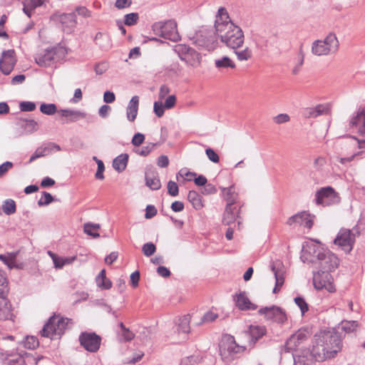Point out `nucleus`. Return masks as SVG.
Here are the masks:
<instances>
[{
    "mask_svg": "<svg viewBox=\"0 0 365 365\" xmlns=\"http://www.w3.org/2000/svg\"><path fill=\"white\" fill-rule=\"evenodd\" d=\"M100 229L98 224H93L91 222L86 223L83 227V230L87 235L92 236L94 238L100 237L98 230Z\"/></svg>",
    "mask_w": 365,
    "mask_h": 365,
    "instance_id": "obj_41",
    "label": "nucleus"
},
{
    "mask_svg": "<svg viewBox=\"0 0 365 365\" xmlns=\"http://www.w3.org/2000/svg\"><path fill=\"white\" fill-rule=\"evenodd\" d=\"M69 322L72 323L71 319L54 314L43 326L41 331V336L51 339L60 337L67 329Z\"/></svg>",
    "mask_w": 365,
    "mask_h": 365,
    "instance_id": "obj_3",
    "label": "nucleus"
},
{
    "mask_svg": "<svg viewBox=\"0 0 365 365\" xmlns=\"http://www.w3.org/2000/svg\"><path fill=\"white\" fill-rule=\"evenodd\" d=\"M19 107L21 111H33L36 109V104L30 101H23Z\"/></svg>",
    "mask_w": 365,
    "mask_h": 365,
    "instance_id": "obj_58",
    "label": "nucleus"
},
{
    "mask_svg": "<svg viewBox=\"0 0 365 365\" xmlns=\"http://www.w3.org/2000/svg\"><path fill=\"white\" fill-rule=\"evenodd\" d=\"M223 192L224 199L227 202L226 205L235 206L237 202L238 194L235 191V188L233 185L229 187H221Z\"/></svg>",
    "mask_w": 365,
    "mask_h": 365,
    "instance_id": "obj_31",
    "label": "nucleus"
},
{
    "mask_svg": "<svg viewBox=\"0 0 365 365\" xmlns=\"http://www.w3.org/2000/svg\"><path fill=\"white\" fill-rule=\"evenodd\" d=\"M354 242V235L348 229H341L334 240V244L341 247L346 252H349L352 250Z\"/></svg>",
    "mask_w": 365,
    "mask_h": 365,
    "instance_id": "obj_14",
    "label": "nucleus"
},
{
    "mask_svg": "<svg viewBox=\"0 0 365 365\" xmlns=\"http://www.w3.org/2000/svg\"><path fill=\"white\" fill-rule=\"evenodd\" d=\"M309 336V332L304 329H299L293 334L286 341L284 345L285 351L296 350L306 341Z\"/></svg>",
    "mask_w": 365,
    "mask_h": 365,
    "instance_id": "obj_16",
    "label": "nucleus"
},
{
    "mask_svg": "<svg viewBox=\"0 0 365 365\" xmlns=\"http://www.w3.org/2000/svg\"><path fill=\"white\" fill-rule=\"evenodd\" d=\"M139 107V97L134 96L130 100L126 108V117L128 121L133 122L138 115Z\"/></svg>",
    "mask_w": 365,
    "mask_h": 365,
    "instance_id": "obj_30",
    "label": "nucleus"
},
{
    "mask_svg": "<svg viewBox=\"0 0 365 365\" xmlns=\"http://www.w3.org/2000/svg\"><path fill=\"white\" fill-rule=\"evenodd\" d=\"M245 347L236 344L232 336L225 337L220 344V353L222 360L229 363L232 361L237 354L244 351Z\"/></svg>",
    "mask_w": 365,
    "mask_h": 365,
    "instance_id": "obj_6",
    "label": "nucleus"
},
{
    "mask_svg": "<svg viewBox=\"0 0 365 365\" xmlns=\"http://www.w3.org/2000/svg\"><path fill=\"white\" fill-rule=\"evenodd\" d=\"M145 140V135L140 133H137L132 138L131 143L134 146L140 145Z\"/></svg>",
    "mask_w": 365,
    "mask_h": 365,
    "instance_id": "obj_61",
    "label": "nucleus"
},
{
    "mask_svg": "<svg viewBox=\"0 0 365 365\" xmlns=\"http://www.w3.org/2000/svg\"><path fill=\"white\" fill-rule=\"evenodd\" d=\"M205 153L210 161L217 163L220 161V158L217 153L210 148L205 150Z\"/></svg>",
    "mask_w": 365,
    "mask_h": 365,
    "instance_id": "obj_56",
    "label": "nucleus"
},
{
    "mask_svg": "<svg viewBox=\"0 0 365 365\" xmlns=\"http://www.w3.org/2000/svg\"><path fill=\"white\" fill-rule=\"evenodd\" d=\"M16 63L15 51L9 49L4 51L0 58V70L4 75H9L14 69Z\"/></svg>",
    "mask_w": 365,
    "mask_h": 365,
    "instance_id": "obj_15",
    "label": "nucleus"
},
{
    "mask_svg": "<svg viewBox=\"0 0 365 365\" xmlns=\"http://www.w3.org/2000/svg\"><path fill=\"white\" fill-rule=\"evenodd\" d=\"M9 292V281L6 272L0 269V297H7Z\"/></svg>",
    "mask_w": 365,
    "mask_h": 365,
    "instance_id": "obj_38",
    "label": "nucleus"
},
{
    "mask_svg": "<svg viewBox=\"0 0 365 365\" xmlns=\"http://www.w3.org/2000/svg\"><path fill=\"white\" fill-rule=\"evenodd\" d=\"M152 29L155 35L172 41H178L180 39L177 30V24L173 20L155 22L152 26Z\"/></svg>",
    "mask_w": 365,
    "mask_h": 365,
    "instance_id": "obj_5",
    "label": "nucleus"
},
{
    "mask_svg": "<svg viewBox=\"0 0 365 365\" xmlns=\"http://www.w3.org/2000/svg\"><path fill=\"white\" fill-rule=\"evenodd\" d=\"M156 250L155 245L152 242H147L143 245L142 251L146 257L153 255Z\"/></svg>",
    "mask_w": 365,
    "mask_h": 365,
    "instance_id": "obj_51",
    "label": "nucleus"
},
{
    "mask_svg": "<svg viewBox=\"0 0 365 365\" xmlns=\"http://www.w3.org/2000/svg\"><path fill=\"white\" fill-rule=\"evenodd\" d=\"M215 67L217 68H235L236 67L234 61L227 56H223L221 58L215 61Z\"/></svg>",
    "mask_w": 365,
    "mask_h": 365,
    "instance_id": "obj_39",
    "label": "nucleus"
},
{
    "mask_svg": "<svg viewBox=\"0 0 365 365\" xmlns=\"http://www.w3.org/2000/svg\"><path fill=\"white\" fill-rule=\"evenodd\" d=\"M55 19L61 24L63 29L68 33L71 32L77 24L76 15L73 12L56 15Z\"/></svg>",
    "mask_w": 365,
    "mask_h": 365,
    "instance_id": "obj_20",
    "label": "nucleus"
},
{
    "mask_svg": "<svg viewBox=\"0 0 365 365\" xmlns=\"http://www.w3.org/2000/svg\"><path fill=\"white\" fill-rule=\"evenodd\" d=\"M267 333V329L264 326L250 325L248 331L246 332L250 337V343L255 344L260 338Z\"/></svg>",
    "mask_w": 365,
    "mask_h": 365,
    "instance_id": "obj_28",
    "label": "nucleus"
},
{
    "mask_svg": "<svg viewBox=\"0 0 365 365\" xmlns=\"http://www.w3.org/2000/svg\"><path fill=\"white\" fill-rule=\"evenodd\" d=\"M313 284L317 289H325L329 292H334L335 287L333 284V279L329 272L317 271L313 274Z\"/></svg>",
    "mask_w": 365,
    "mask_h": 365,
    "instance_id": "obj_11",
    "label": "nucleus"
},
{
    "mask_svg": "<svg viewBox=\"0 0 365 365\" xmlns=\"http://www.w3.org/2000/svg\"><path fill=\"white\" fill-rule=\"evenodd\" d=\"M81 345L89 352H96L101 346V337L94 332H82L79 336Z\"/></svg>",
    "mask_w": 365,
    "mask_h": 365,
    "instance_id": "obj_12",
    "label": "nucleus"
},
{
    "mask_svg": "<svg viewBox=\"0 0 365 365\" xmlns=\"http://www.w3.org/2000/svg\"><path fill=\"white\" fill-rule=\"evenodd\" d=\"M235 301L237 307L241 310H255L257 309V305L250 302L245 292L236 294Z\"/></svg>",
    "mask_w": 365,
    "mask_h": 365,
    "instance_id": "obj_29",
    "label": "nucleus"
},
{
    "mask_svg": "<svg viewBox=\"0 0 365 365\" xmlns=\"http://www.w3.org/2000/svg\"><path fill=\"white\" fill-rule=\"evenodd\" d=\"M290 120V117L287 113H280L273 118V121L276 124H282Z\"/></svg>",
    "mask_w": 365,
    "mask_h": 365,
    "instance_id": "obj_57",
    "label": "nucleus"
},
{
    "mask_svg": "<svg viewBox=\"0 0 365 365\" xmlns=\"http://www.w3.org/2000/svg\"><path fill=\"white\" fill-rule=\"evenodd\" d=\"M48 255L52 259L55 268L61 269L63 267V257L58 256L51 251H48Z\"/></svg>",
    "mask_w": 365,
    "mask_h": 365,
    "instance_id": "obj_52",
    "label": "nucleus"
},
{
    "mask_svg": "<svg viewBox=\"0 0 365 365\" xmlns=\"http://www.w3.org/2000/svg\"><path fill=\"white\" fill-rule=\"evenodd\" d=\"M145 182L146 185L153 190H158L161 187V183L157 173L153 171L145 173Z\"/></svg>",
    "mask_w": 365,
    "mask_h": 365,
    "instance_id": "obj_34",
    "label": "nucleus"
},
{
    "mask_svg": "<svg viewBox=\"0 0 365 365\" xmlns=\"http://www.w3.org/2000/svg\"><path fill=\"white\" fill-rule=\"evenodd\" d=\"M234 50L237 59L240 61H247L252 57V51L248 47L245 48L242 51Z\"/></svg>",
    "mask_w": 365,
    "mask_h": 365,
    "instance_id": "obj_44",
    "label": "nucleus"
},
{
    "mask_svg": "<svg viewBox=\"0 0 365 365\" xmlns=\"http://www.w3.org/2000/svg\"><path fill=\"white\" fill-rule=\"evenodd\" d=\"M168 192L173 197H175L179 193V188L177 183L174 181H169L168 183Z\"/></svg>",
    "mask_w": 365,
    "mask_h": 365,
    "instance_id": "obj_55",
    "label": "nucleus"
},
{
    "mask_svg": "<svg viewBox=\"0 0 365 365\" xmlns=\"http://www.w3.org/2000/svg\"><path fill=\"white\" fill-rule=\"evenodd\" d=\"M175 103H176V98L174 95H172V96H168L165 99V103L163 105L164 106V107L166 109H170L175 106Z\"/></svg>",
    "mask_w": 365,
    "mask_h": 365,
    "instance_id": "obj_64",
    "label": "nucleus"
},
{
    "mask_svg": "<svg viewBox=\"0 0 365 365\" xmlns=\"http://www.w3.org/2000/svg\"><path fill=\"white\" fill-rule=\"evenodd\" d=\"M324 336L323 331H321L314 336V339L312 341L311 352L315 361L322 362L328 360V353H331V351L327 352V351H325L326 349L324 347Z\"/></svg>",
    "mask_w": 365,
    "mask_h": 365,
    "instance_id": "obj_10",
    "label": "nucleus"
},
{
    "mask_svg": "<svg viewBox=\"0 0 365 365\" xmlns=\"http://www.w3.org/2000/svg\"><path fill=\"white\" fill-rule=\"evenodd\" d=\"M294 302L299 307L302 315H304L305 312H307L309 310L308 304L305 302L304 298L301 297H297L294 298Z\"/></svg>",
    "mask_w": 365,
    "mask_h": 365,
    "instance_id": "obj_53",
    "label": "nucleus"
},
{
    "mask_svg": "<svg viewBox=\"0 0 365 365\" xmlns=\"http://www.w3.org/2000/svg\"><path fill=\"white\" fill-rule=\"evenodd\" d=\"M314 200L318 205L329 206L339 203L340 197L333 187L327 186L317 191Z\"/></svg>",
    "mask_w": 365,
    "mask_h": 365,
    "instance_id": "obj_9",
    "label": "nucleus"
},
{
    "mask_svg": "<svg viewBox=\"0 0 365 365\" xmlns=\"http://www.w3.org/2000/svg\"><path fill=\"white\" fill-rule=\"evenodd\" d=\"M155 143H149L141 148H138L135 150V153L140 155L141 156H147L148 155L151 151H153L155 147Z\"/></svg>",
    "mask_w": 365,
    "mask_h": 365,
    "instance_id": "obj_48",
    "label": "nucleus"
},
{
    "mask_svg": "<svg viewBox=\"0 0 365 365\" xmlns=\"http://www.w3.org/2000/svg\"><path fill=\"white\" fill-rule=\"evenodd\" d=\"M259 314L264 315L268 321L283 324L287 321L285 312L279 307L272 306L270 307H263L259 309Z\"/></svg>",
    "mask_w": 365,
    "mask_h": 365,
    "instance_id": "obj_13",
    "label": "nucleus"
},
{
    "mask_svg": "<svg viewBox=\"0 0 365 365\" xmlns=\"http://www.w3.org/2000/svg\"><path fill=\"white\" fill-rule=\"evenodd\" d=\"M48 148L46 147H40L36 150L34 153L31 156L29 163L34 161L36 159L48 155Z\"/></svg>",
    "mask_w": 365,
    "mask_h": 365,
    "instance_id": "obj_49",
    "label": "nucleus"
},
{
    "mask_svg": "<svg viewBox=\"0 0 365 365\" xmlns=\"http://www.w3.org/2000/svg\"><path fill=\"white\" fill-rule=\"evenodd\" d=\"M216 35L226 46L237 49L244 43L242 30L230 19L227 10L221 7L217 11L215 22Z\"/></svg>",
    "mask_w": 365,
    "mask_h": 365,
    "instance_id": "obj_1",
    "label": "nucleus"
},
{
    "mask_svg": "<svg viewBox=\"0 0 365 365\" xmlns=\"http://www.w3.org/2000/svg\"><path fill=\"white\" fill-rule=\"evenodd\" d=\"M96 280L97 285L103 289H108L112 287V282L106 278L105 269L100 272Z\"/></svg>",
    "mask_w": 365,
    "mask_h": 365,
    "instance_id": "obj_40",
    "label": "nucleus"
},
{
    "mask_svg": "<svg viewBox=\"0 0 365 365\" xmlns=\"http://www.w3.org/2000/svg\"><path fill=\"white\" fill-rule=\"evenodd\" d=\"M23 346L28 349H34L38 346V341L36 337L27 336L23 341Z\"/></svg>",
    "mask_w": 365,
    "mask_h": 365,
    "instance_id": "obj_45",
    "label": "nucleus"
},
{
    "mask_svg": "<svg viewBox=\"0 0 365 365\" xmlns=\"http://www.w3.org/2000/svg\"><path fill=\"white\" fill-rule=\"evenodd\" d=\"M138 19V13H130L125 16L124 23L127 26H133L137 24Z\"/></svg>",
    "mask_w": 365,
    "mask_h": 365,
    "instance_id": "obj_50",
    "label": "nucleus"
},
{
    "mask_svg": "<svg viewBox=\"0 0 365 365\" xmlns=\"http://www.w3.org/2000/svg\"><path fill=\"white\" fill-rule=\"evenodd\" d=\"M178 175L185 178L188 181H190L192 180V177L196 176V173L187 171L186 169H181L177 175V179H178Z\"/></svg>",
    "mask_w": 365,
    "mask_h": 365,
    "instance_id": "obj_62",
    "label": "nucleus"
},
{
    "mask_svg": "<svg viewBox=\"0 0 365 365\" xmlns=\"http://www.w3.org/2000/svg\"><path fill=\"white\" fill-rule=\"evenodd\" d=\"M97 171L96 173L95 177L98 180H103L104 175L103 172L105 170V166L102 160H98L97 162Z\"/></svg>",
    "mask_w": 365,
    "mask_h": 365,
    "instance_id": "obj_59",
    "label": "nucleus"
},
{
    "mask_svg": "<svg viewBox=\"0 0 365 365\" xmlns=\"http://www.w3.org/2000/svg\"><path fill=\"white\" fill-rule=\"evenodd\" d=\"M240 208L236 206L226 205L225 212L222 217V222L226 225L235 222V220L240 218Z\"/></svg>",
    "mask_w": 365,
    "mask_h": 365,
    "instance_id": "obj_26",
    "label": "nucleus"
},
{
    "mask_svg": "<svg viewBox=\"0 0 365 365\" xmlns=\"http://www.w3.org/2000/svg\"><path fill=\"white\" fill-rule=\"evenodd\" d=\"M351 127H356L358 133L365 136V108L360 107L349 121Z\"/></svg>",
    "mask_w": 365,
    "mask_h": 365,
    "instance_id": "obj_23",
    "label": "nucleus"
},
{
    "mask_svg": "<svg viewBox=\"0 0 365 365\" xmlns=\"http://www.w3.org/2000/svg\"><path fill=\"white\" fill-rule=\"evenodd\" d=\"M314 361L315 360L309 349L302 350L294 355V365H312Z\"/></svg>",
    "mask_w": 365,
    "mask_h": 365,
    "instance_id": "obj_27",
    "label": "nucleus"
},
{
    "mask_svg": "<svg viewBox=\"0 0 365 365\" xmlns=\"http://www.w3.org/2000/svg\"><path fill=\"white\" fill-rule=\"evenodd\" d=\"M40 110L45 115H51L57 112V107L54 103H42Z\"/></svg>",
    "mask_w": 365,
    "mask_h": 365,
    "instance_id": "obj_46",
    "label": "nucleus"
},
{
    "mask_svg": "<svg viewBox=\"0 0 365 365\" xmlns=\"http://www.w3.org/2000/svg\"><path fill=\"white\" fill-rule=\"evenodd\" d=\"M0 365H26L24 358L19 354L0 352Z\"/></svg>",
    "mask_w": 365,
    "mask_h": 365,
    "instance_id": "obj_24",
    "label": "nucleus"
},
{
    "mask_svg": "<svg viewBox=\"0 0 365 365\" xmlns=\"http://www.w3.org/2000/svg\"><path fill=\"white\" fill-rule=\"evenodd\" d=\"M315 216L308 212L302 211L288 218L287 224L292 226L293 225H303L308 229L313 226V222Z\"/></svg>",
    "mask_w": 365,
    "mask_h": 365,
    "instance_id": "obj_17",
    "label": "nucleus"
},
{
    "mask_svg": "<svg viewBox=\"0 0 365 365\" xmlns=\"http://www.w3.org/2000/svg\"><path fill=\"white\" fill-rule=\"evenodd\" d=\"M56 53H57L56 48L46 49L43 52L36 55L35 61L40 66H43V67L50 66L53 63Z\"/></svg>",
    "mask_w": 365,
    "mask_h": 365,
    "instance_id": "obj_22",
    "label": "nucleus"
},
{
    "mask_svg": "<svg viewBox=\"0 0 365 365\" xmlns=\"http://www.w3.org/2000/svg\"><path fill=\"white\" fill-rule=\"evenodd\" d=\"M218 317L219 316L217 313H215L212 311H208L203 315V317H201L200 322L197 323V325H202L203 324L212 322L217 319Z\"/></svg>",
    "mask_w": 365,
    "mask_h": 365,
    "instance_id": "obj_43",
    "label": "nucleus"
},
{
    "mask_svg": "<svg viewBox=\"0 0 365 365\" xmlns=\"http://www.w3.org/2000/svg\"><path fill=\"white\" fill-rule=\"evenodd\" d=\"M190 320L191 316L190 314L179 317L176 322L177 331L179 334H187L190 331Z\"/></svg>",
    "mask_w": 365,
    "mask_h": 365,
    "instance_id": "obj_33",
    "label": "nucleus"
},
{
    "mask_svg": "<svg viewBox=\"0 0 365 365\" xmlns=\"http://www.w3.org/2000/svg\"><path fill=\"white\" fill-rule=\"evenodd\" d=\"M14 317L11 305L7 297H0V321L13 320Z\"/></svg>",
    "mask_w": 365,
    "mask_h": 365,
    "instance_id": "obj_25",
    "label": "nucleus"
},
{
    "mask_svg": "<svg viewBox=\"0 0 365 365\" xmlns=\"http://www.w3.org/2000/svg\"><path fill=\"white\" fill-rule=\"evenodd\" d=\"M195 43L198 47L203 48L207 51H212L215 48L214 38L207 31H200L197 34Z\"/></svg>",
    "mask_w": 365,
    "mask_h": 365,
    "instance_id": "obj_21",
    "label": "nucleus"
},
{
    "mask_svg": "<svg viewBox=\"0 0 365 365\" xmlns=\"http://www.w3.org/2000/svg\"><path fill=\"white\" fill-rule=\"evenodd\" d=\"M358 327L356 321H343L341 323V329L346 333L353 332Z\"/></svg>",
    "mask_w": 365,
    "mask_h": 365,
    "instance_id": "obj_47",
    "label": "nucleus"
},
{
    "mask_svg": "<svg viewBox=\"0 0 365 365\" xmlns=\"http://www.w3.org/2000/svg\"><path fill=\"white\" fill-rule=\"evenodd\" d=\"M302 252V257L307 262L315 264L319 268V271L330 272L338 267V257L319 245H307Z\"/></svg>",
    "mask_w": 365,
    "mask_h": 365,
    "instance_id": "obj_2",
    "label": "nucleus"
},
{
    "mask_svg": "<svg viewBox=\"0 0 365 365\" xmlns=\"http://www.w3.org/2000/svg\"><path fill=\"white\" fill-rule=\"evenodd\" d=\"M19 124L27 133H32L38 129V123L34 119L19 118Z\"/></svg>",
    "mask_w": 365,
    "mask_h": 365,
    "instance_id": "obj_36",
    "label": "nucleus"
},
{
    "mask_svg": "<svg viewBox=\"0 0 365 365\" xmlns=\"http://www.w3.org/2000/svg\"><path fill=\"white\" fill-rule=\"evenodd\" d=\"M2 210L7 215H11L15 213L16 210L15 201L11 199L6 200L2 205Z\"/></svg>",
    "mask_w": 365,
    "mask_h": 365,
    "instance_id": "obj_42",
    "label": "nucleus"
},
{
    "mask_svg": "<svg viewBox=\"0 0 365 365\" xmlns=\"http://www.w3.org/2000/svg\"><path fill=\"white\" fill-rule=\"evenodd\" d=\"M188 200L192 203L195 210H200L203 207L202 198L196 191L191 190L187 195Z\"/></svg>",
    "mask_w": 365,
    "mask_h": 365,
    "instance_id": "obj_37",
    "label": "nucleus"
},
{
    "mask_svg": "<svg viewBox=\"0 0 365 365\" xmlns=\"http://www.w3.org/2000/svg\"><path fill=\"white\" fill-rule=\"evenodd\" d=\"M284 266L280 260H275L270 264V269L275 278V287L273 289L274 293H277L284 282Z\"/></svg>",
    "mask_w": 365,
    "mask_h": 365,
    "instance_id": "obj_18",
    "label": "nucleus"
},
{
    "mask_svg": "<svg viewBox=\"0 0 365 365\" xmlns=\"http://www.w3.org/2000/svg\"><path fill=\"white\" fill-rule=\"evenodd\" d=\"M339 41L336 36L329 33L324 40H316L312 45V53L317 56L335 53L339 49Z\"/></svg>",
    "mask_w": 365,
    "mask_h": 365,
    "instance_id": "obj_4",
    "label": "nucleus"
},
{
    "mask_svg": "<svg viewBox=\"0 0 365 365\" xmlns=\"http://www.w3.org/2000/svg\"><path fill=\"white\" fill-rule=\"evenodd\" d=\"M53 200V196L47 192H43V197L38 201L39 206L48 205Z\"/></svg>",
    "mask_w": 365,
    "mask_h": 365,
    "instance_id": "obj_54",
    "label": "nucleus"
},
{
    "mask_svg": "<svg viewBox=\"0 0 365 365\" xmlns=\"http://www.w3.org/2000/svg\"><path fill=\"white\" fill-rule=\"evenodd\" d=\"M61 116L67 118L65 123L76 122L81 118H84L86 114L80 110H74L70 109L61 110L59 111Z\"/></svg>",
    "mask_w": 365,
    "mask_h": 365,
    "instance_id": "obj_32",
    "label": "nucleus"
},
{
    "mask_svg": "<svg viewBox=\"0 0 365 365\" xmlns=\"http://www.w3.org/2000/svg\"><path fill=\"white\" fill-rule=\"evenodd\" d=\"M165 108L164 107V106L163 105V103L161 102L156 101L154 103L153 110H154L155 114L158 117L160 118L163 115Z\"/></svg>",
    "mask_w": 365,
    "mask_h": 365,
    "instance_id": "obj_60",
    "label": "nucleus"
},
{
    "mask_svg": "<svg viewBox=\"0 0 365 365\" xmlns=\"http://www.w3.org/2000/svg\"><path fill=\"white\" fill-rule=\"evenodd\" d=\"M217 192V189L215 185L211 183L205 184L202 190L203 195H212Z\"/></svg>",
    "mask_w": 365,
    "mask_h": 365,
    "instance_id": "obj_63",
    "label": "nucleus"
},
{
    "mask_svg": "<svg viewBox=\"0 0 365 365\" xmlns=\"http://www.w3.org/2000/svg\"><path fill=\"white\" fill-rule=\"evenodd\" d=\"M175 51L178 53L180 58L187 65L197 67L200 64L201 56L193 48L185 44H178L175 46Z\"/></svg>",
    "mask_w": 365,
    "mask_h": 365,
    "instance_id": "obj_8",
    "label": "nucleus"
},
{
    "mask_svg": "<svg viewBox=\"0 0 365 365\" xmlns=\"http://www.w3.org/2000/svg\"><path fill=\"white\" fill-rule=\"evenodd\" d=\"M128 161V155L123 153L116 157L113 161V168L118 173H121L126 168Z\"/></svg>",
    "mask_w": 365,
    "mask_h": 365,
    "instance_id": "obj_35",
    "label": "nucleus"
},
{
    "mask_svg": "<svg viewBox=\"0 0 365 365\" xmlns=\"http://www.w3.org/2000/svg\"><path fill=\"white\" fill-rule=\"evenodd\" d=\"M352 147H354V145L350 143H344L341 145V150L336 156V159L339 163L346 165V163L353 161L356 156L361 153V152H354L349 153V150Z\"/></svg>",
    "mask_w": 365,
    "mask_h": 365,
    "instance_id": "obj_19",
    "label": "nucleus"
},
{
    "mask_svg": "<svg viewBox=\"0 0 365 365\" xmlns=\"http://www.w3.org/2000/svg\"><path fill=\"white\" fill-rule=\"evenodd\" d=\"M324 336V345L325 351L328 353V359L334 358L342 349V341L341 337L331 331H323Z\"/></svg>",
    "mask_w": 365,
    "mask_h": 365,
    "instance_id": "obj_7",
    "label": "nucleus"
}]
</instances>
